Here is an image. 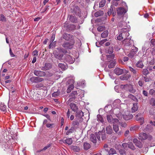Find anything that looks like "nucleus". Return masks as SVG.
<instances>
[{
  "mask_svg": "<svg viewBox=\"0 0 155 155\" xmlns=\"http://www.w3.org/2000/svg\"><path fill=\"white\" fill-rule=\"evenodd\" d=\"M61 52L64 53L67 52L66 50H64L62 48H58L57 50H55L54 52L55 58L59 60L62 59L63 55L61 53Z\"/></svg>",
  "mask_w": 155,
  "mask_h": 155,
  "instance_id": "f257e3e1",
  "label": "nucleus"
},
{
  "mask_svg": "<svg viewBox=\"0 0 155 155\" xmlns=\"http://www.w3.org/2000/svg\"><path fill=\"white\" fill-rule=\"evenodd\" d=\"M116 116L119 120L121 119L122 118V116H123V119L125 120H130L133 117V115L129 113L128 111L125 112V114H123L122 115L121 114H116Z\"/></svg>",
  "mask_w": 155,
  "mask_h": 155,
  "instance_id": "f03ea898",
  "label": "nucleus"
},
{
  "mask_svg": "<svg viewBox=\"0 0 155 155\" xmlns=\"http://www.w3.org/2000/svg\"><path fill=\"white\" fill-rule=\"evenodd\" d=\"M74 43V42L73 41H71L70 42H66L64 43L62 46L66 49H71L72 48Z\"/></svg>",
  "mask_w": 155,
  "mask_h": 155,
  "instance_id": "7ed1b4c3",
  "label": "nucleus"
},
{
  "mask_svg": "<svg viewBox=\"0 0 155 155\" xmlns=\"http://www.w3.org/2000/svg\"><path fill=\"white\" fill-rule=\"evenodd\" d=\"M107 119L108 122L113 124H117L119 121L117 119L113 118L112 116L110 115H107Z\"/></svg>",
  "mask_w": 155,
  "mask_h": 155,
  "instance_id": "20e7f679",
  "label": "nucleus"
},
{
  "mask_svg": "<svg viewBox=\"0 0 155 155\" xmlns=\"http://www.w3.org/2000/svg\"><path fill=\"white\" fill-rule=\"evenodd\" d=\"M123 38L124 39H126L129 35V34L127 28H124L121 29L120 31Z\"/></svg>",
  "mask_w": 155,
  "mask_h": 155,
  "instance_id": "39448f33",
  "label": "nucleus"
},
{
  "mask_svg": "<svg viewBox=\"0 0 155 155\" xmlns=\"http://www.w3.org/2000/svg\"><path fill=\"white\" fill-rule=\"evenodd\" d=\"M64 57L65 60L70 64L73 63L75 61L74 58H72L69 55L65 54Z\"/></svg>",
  "mask_w": 155,
  "mask_h": 155,
  "instance_id": "423d86ee",
  "label": "nucleus"
},
{
  "mask_svg": "<svg viewBox=\"0 0 155 155\" xmlns=\"http://www.w3.org/2000/svg\"><path fill=\"white\" fill-rule=\"evenodd\" d=\"M117 12L118 15L123 16L126 12V10L122 7H120L117 9Z\"/></svg>",
  "mask_w": 155,
  "mask_h": 155,
  "instance_id": "0eeeda50",
  "label": "nucleus"
},
{
  "mask_svg": "<svg viewBox=\"0 0 155 155\" xmlns=\"http://www.w3.org/2000/svg\"><path fill=\"white\" fill-rule=\"evenodd\" d=\"M70 82L71 83V84L69 86L67 89V93H69L73 89L74 87V86L73 85L74 83V80L72 79H71L70 80L68 81L67 82V83L69 84H70Z\"/></svg>",
  "mask_w": 155,
  "mask_h": 155,
  "instance_id": "6e6552de",
  "label": "nucleus"
},
{
  "mask_svg": "<svg viewBox=\"0 0 155 155\" xmlns=\"http://www.w3.org/2000/svg\"><path fill=\"white\" fill-rule=\"evenodd\" d=\"M34 73L35 76L38 77H43L45 75V73L44 72L40 71L35 70L34 71Z\"/></svg>",
  "mask_w": 155,
  "mask_h": 155,
  "instance_id": "1a4fd4ad",
  "label": "nucleus"
},
{
  "mask_svg": "<svg viewBox=\"0 0 155 155\" xmlns=\"http://www.w3.org/2000/svg\"><path fill=\"white\" fill-rule=\"evenodd\" d=\"M136 120L139 121L140 125H142L144 122V118L140 114H138L136 116Z\"/></svg>",
  "mask_w": 155,
  "mask_h": 155,
  "instance_id": "9d476101",
  "label": "nucleus"
},
{
  "mask_svg": "<svg viewBox=\"0 0 155 155\" xmlns=\"http://www.w3.org/2000/svg\"><path fill=\"white\" fill-rule=\"evenodd\" d=\"M133 142L135 145L139 148H142L143 147L142 143L137 139H134Z\"/></svg>",
  "mask_w": 155,
  "mask_h": 155,
  "instance_id": "9b49d317",
  "label": "nucleus"
},
{
  "mask_svg": "<svg viewBox=\"0 0 155 155\" xmlns=\"http://www.w3.org/2000/svg\"><path fill=\"white\" fill-rule=\"evenodd\" d=\"M114 72L116 75H119L122 74L123 72V69L117 68L114 70Z\"/></svg>",
  "mask_w": 155,
  "mask_h": 155,
  "instance_id": "f8f14e48",
  "label": "nucleus"
},
{
  "mask_svg": "<svg viewBox=\"0 0 155 155\" xmlns=\"http://www.w3.org/2000/svg\"><path fill=\"white\" fill-rule=\"evenodd\" d=\"M139 139L141 140L147 139V134L144 133H140L139 135Z\"/></svg>",
  "mask_w": 155,
  "mask_h": 155,
  "instance_id": "ddd939ff",
  "label": "nucleus"
},
{
  "mask_svg": "<svg viewBox=\"0 0 155 155\" xmlns=\"http://www.w3.org/2000/svg\"><path fill=\"white\" fill-rule=\"evenodd\" d=\"M116 124H114L113 126V130L116 133H117L118 135H120L121 134V132L119 131L118 132L119 130L118 126Z\"/></svg>",
  "mask_w": 155,
  "mask_h": 155,
  "instance_id": "4468645a",
  "label": "nucleus"
},
{
  "mask_svg": "<svg viewBox=\"0 0 155 155\" xmlns=\"http://www.w3.org/2000/svg\"><path fill=\"white\" fill-rule=\"evenodd\" d=\"M126 87H127L128 91L131 93H134L136 92V90L134 88L132 85L129 84L127 85Z\"/></svg>",
  "mask_w": 155,
  "mask_h": 155,
  "instance_id": "2eb2a0df",
  "label": "nucleus"
},
{
  "mask_svg": "<svg viewBox=\"0 0 155 155\" xmlns=\"http://www.w3.org/2000/svg\"><path fill=\"white\" fill-rule=\"evenodd\" d=\"M120 103V101L119 99H116L115 100L112 104L113 106L115 108H117L119 105Z\"/></svg>",
  "mask_w": 155,
  "mask_h": 155,
  "instance_id": "dca6fc26",
  "label": "nucleus"
},
{
  "mask_svg": "<svg viewBox=\"0 0 155 155\" xmlns=\"http://www.w3.org/2000/svg\"><path fill=\"white\" fill-rule=\"evenodd\" d=\"M131 41L130 39L126 38V39H124L123 41V43L125 45L127 46H130V43Z\"/></svg>",
  "mask_w": 155,
  "mask_h": 155,
  "instance_id": "f3484780",
  "label": "nucleus"
},
{
  "mask_svg": "<svg viewBox=\"0 0 155 155\" xmlns=\"http://www.w3.org/2000/svg\"><path fill=\"white\" fill-rule=\"evenodd\" d=\"M72 110L74 112L78 110V106L74 103H71L70 105Z\"/></svg>",
  "mask_w": 155,
  "mask_h": 155,
  "instance_id": "a211bd4d",
  "label": "nucleus"
},
{
  "mask_svg": "<svg viewBox=\"0 0 155 155\" xmlns=\"http://www.w3.org/2000/svg\"><path fill=\"white\" fill-rule=\"evenodd\" d=\"M90 139L91 142L93 143H95L97 142V140L95 136L93 134H91Z\"/></svg>",
  "mask_w": 155,
  "mask_h": 155,
  "instance_id": "6ab92c4d",
  "label": "nucleus"
},
{
  "mask_svg": "<svg viewBox=\"0 0 155 155\" xmlns=\"http://www.w3.org/2000/svg\"><path fill=\"white\" fill-rule=\"evenodd\" d=\"M106 133L107 134H111L113 132V130H112V127L110 125H109V126H107L106 127Z\"/></svg>",
  "mask_w": 155,
  "mask_h": 155,
  "instance_id": "aec40b11",
  "label": "nucleus"
},
{
  "mask_svg": "<svg viewBox=\"0 0 155 155\" xmlns=\"http://www.w3.org/2000/svg\"><path fill=\"white\" fill-rule=\"evenodd\" d=\"M59 67L62 70H65L67 68L68 66L66 64L59 63Z\"/></svg>",
  "mask_w": 155,
  "mask_h": 155,
  "instance_id": "412c9836",
  "label": "nucleus"
},
{
  "mask_svg": "<svg viewBox=\"0 0 155 155\" xmlns=\"http://www.w3.org/2000/svg\"><path fill=\"white\" fill-rule=\"evenodd\" d=\"M76 117L81 118L83 116L84 113L81 110L76 111Z\"/></svg>",
  "mask_w": 155,
  "mask_h": 155,
  "instance_id": "4be33fe9",
  "label": "nucleus"
},
{
  "mask_svg": "<svg viewBox=\"0 0 155 155\" xmlns=\"http://www.w3.org/2000/svg\"><path fill=\"white\" fill-rule=\"evenodd\" d=\"M104 14V12L102 10H99L95 13L94 15L96 17H98Z\"/></svg>",
  "mask_w": 155,
  "mask_h": 155,
  "instance_id": "5701e85b",
  "label": "nucleus"
},
{
  "mask_svg": "<svg viewBox=\"0 0 155 155\" xmlns=\"http://www.w3.org/2000/svg\"><path fill=\"white\" fill-rule=\"evenodd\" d=\"M84 149L85 150H87L91 148L90 144L87 142H85L84 143Z\"/></svg>",
  "mask_w": 155,
  "mask_h": 155,
  "instance_id": "b1692460",
  "label": "nucleus"
},
{
  "mask_svg": "<svg viewBox=\"0 0 155 155\" xmlns=\"http://www.w3.org/2000/svg\"><path fill=\"white\" fill-rule=\"evenodd\" d=\"M137 104V103L133 104V106L132 107V112H134L137 111L138 109Z\"/></svg>",
  "mask_w": 155,
  "mask_h": 155,
  "instance_id": "393cba45",
  "label": "nucleus"
},
{
  "mask_svg": "<svg viewBox=\"0 0 155 155\" xmlns=\"http://www.w3.org/2000/svg\"><path fill=\"white\" fill-rule=\"evenodd\" d=\"M136 66L137 67L140 68H142L144 66L143 62L141 61H139L136 64Z\"/></svg>",
  "mask_w": 155,
  "mask_h": 155,
  "instance_id": "a878e982",
  "label": "nucleus"
},
{
  "mask_svg": "<svg viewBox=\"0 0 155 155\" xmlns=\"http://www.w3.org/2000/svg\"><path fill=\"white\" fill-rule=\"evenodd\" d=\"M7 107L4 103H1L0 104V109L3 111H5L6 110Z\"/></svg>",
  "mask_w": 155,
  "mask_h": 155,
  "instance_id": "bb28decb",
  "label": "nucleus"
},
{
  "mask_svg": "<svg viewBox=\"0 0 155 155\" xmlns=\"http://www.w3.org/2000/svg\"><path fill=\"white\" fill-rule=\"evenodd\" d=\"M64 141L66 143L69 145H71L72 143V140L71 138H67Z\"/></svg>",
  "mask_w": 155,
  "mask_h": 155,
  "instance_id": "cd10ccee",
  "label": "nucleus"
},
{
  "mask_svg": "<svg viewBox=\"0 0 155 155\" xmlns=\"http://www.w3.org/2000/svg\"><path fill=\"white\" fill-rule=\"evenodd\" d=\"M139 128V126L137 125H134L130 127V131H134L138 130Z\"/></svg>",
  "mask_w": 155,
  "mask_h": 155,
  "instance_id": "c85d7f7f",
  "label": "nucleus"
},
{
  "mask_svg": "<svg viewBox=\"0 0 155 155\" xmlns=\"http://www.w3.org/2000/svg\"><path fill=\"white\" fill-rule=\"evenodd\" d=\"M108 34V31H105L101 34V37L102 38H105L107 36Z\"/></svg>",
  "mask_w": 155,
  "mask_h": 155,
  "instance_id": "c756f323",
  "label": "nucleus"
},
{
  "mask_svg": "<svg viewBox=\"0 0 155 155\" xmlns=\"http://www.w3.org/2000/svg\"><path fill=\"white\" fill-rule=\"evenodd\" d=\"M150 104L153 106H155V98H152L150 99L149 101Z\"/></svg>",
  "mask_w": 155,
  "mask_h": 155,
  "instance_id": "7c9ffc66",
  "label": "nucleus"
},
{
  "mask_svg": "<svg viewBox=\"0 0 155 155\" xmlns=\"http://www.w3.org/2000/svg\"><path fill=\"white\" fill-rule=\"evenodd\" d=\"M113 51V49L112 47H110L106 49V52L109 54H112Z\"/></svg>",
  "mask_w": 155,
  "mask_h": 155,
  "instance_id": "2f4dec72",
  "label": "nucleus"
},
{
  "mask_svg": "<svg viewBox=\"0 0 155 155\" xmlns=\"http://www.w3.org/2000/svg\"><path fill=\"white\" fill-rule=\"evenodd\" d=\"M115 63L116 62L114 61L110 62L108 65V67L110 68H113L115 66Z\"/></svg>",
  "mask_w": 155,
  "mask_h": 155,
  "instance_id": "473e14b6",
  "label": "nucleus"
},
{
  "mask_svg": "<svg viewBox=\"0 0 155 155\" xmlns=\"http://www.w3.org/2000/svg\"><path fill=\"white\" fill-rule=\"evenodd\" d=\"M70 20L73 23L76 22V19L75 17L73 15H71L70 16Z\"/></svg>",
  "mask_w": 155,
  "mask_h": 155,
  "instance_id": "72a5a7b5",
  "label": "nucleus"
},
{
  "mask_svg": "<svg viewBox=\"0 0 155 155\" xmlns=\"http://www.w3.org/2000/svg\"><path fill=\"white\" fill-rule=\"evenodd\" d=\"M97 117L98 121H100L102 123H103L104 122L102 117L101 115H97Z\"/></svg>",
  "mask_w": 155,
  "mask_h": 155,
  "instance_id": "f704fd0d",
  "label": "nucleus"
},
{
  "mask_svg": "<svg viewBox=\"0 0 155 155\" xmlns=\"http://www.w3.org/2000/svg\"><path fill=\"white\" fill-rule=\"evenodd\" d=\"M113 8H114V7L113 5H111L110 7L107 12V14L109 15H111L113 12H112L113 11Z\"/></svg>",
  "mask_w": 155,
  "mask_h": 155,
  "instance_id": "c9c22d12",
  "label": "nucleus"
},
{
  "mask_svg": "<svg viewBox=\"0 0 155 155\" xmlns=\"http://www.w3.org/2000/svg\"><path fill=\"white\" fill-rule=\"evenodd\" d=\"M128 147L130 148L132 150H134L135 149V147L132 142H128Z\"/></svg>",
  "mask_w": 155,
  "mask_h": 155,
  "instance_id": "e433bc0d",
  "label": "nucleus"
},
{
  "mask_svg": "<svg viewBox=\"0 0 155 155\" xmlns=\"http://www.w3.org/2000/svg\"><path fill=\"white\" fill-rule=\"evenodd\" d=\"M60 93V92L59 91H58L56 92H54L52 94V96L53 97H57L58 96Z\"/></svg>",
  "mask_w": 155,
  "mask_h": 155,
  "instance_id": "4c0bfd02",
  "label": "nucleus"
},
{
  "mask_svg": "<svg viewBox=\"0 0 155 155\" xmlns=\"http://www.w3.org/2000/svg\"><path fill=\"white\" fill-rule=\"evenodd\" d=\"M107 58L108 60H110L113 59L114 58V54H109L107 55Z\"/></svg>",
  "mask_w": 155,
  "mask_h": 155,
  "instance_id": "58836bf2",
  "label": "nucleus"
},
{
  "mask_svg": "<svg viewBox=\"0 0 155 155\" xmlns=\"http://www.w3.org/2000/svg\"><path fill=\"white\" fill-rule=\"evenodd\" d=\"M72 149L74 150V151L76 152H78L80 150V148L76 146H73L72 147Z\"/></svg>",
  "mask_w": 155,
  "mask_h": 155,
  "instance_id": "ea45409f",
  "label": "nucleus"
},
{
  "mask_svg": "<svg viewBox=\"0 0 155 155\" xmlns=\"http://www.w3.org/2000/svg\"><path fill=\"white\" fill-rule=\"evenodd\" d=\"M106 2L105 0H102L99 3L100 7H103L105 5Z\"/></svg>",
  "mask_w": 155,
  "mask_h": 155,
  "instance_id": "a19ab883",
  "label": "nucleus"
},
{
  "mask_svg": "<svg viewBox=\"0 0 155 155\" xmlns=\"http://www.w3.org/2000/svg\"><path fill=\"white\" fill-rule=\"evenodd\" d=\"M77 94V91H73L71 93V94L69 95V97H72L75 98V95Z\"/></svg>",
  "mask_w": 155,
  "mask_h": 155,
  "instance_id": "79ce46f5",
  "label": "nucleus"
},
{
  "mask_svg": "<svg viewBox=\"0 0 155 155\" xmlns=\"http://www.w3.org/2000/svg\"><path fill=\"white\" fill-rule=\"evenodd\" d=\"M130 77V75H127L123 77L121 76L120 78L122 80H127Z\"/></svg>",
  "mask_w": 155,
  "mask_h": 155,
  "instance_id": "37998d69",
  "label": "nucleus"
},
{
  "mask_svg": "<svg viewBox=\"0 0 155 155\" xmlns=\"http://www.w3.org/2000/svg\"><path fill=\"white\" fill-rule=\"evenodd\" d=\"M30 80L33 83H37V77H32L30 78Z\"/></svg>",
  "mask_w": 155,
  "mask_h": 155,
  "instance_id": "c03bdc74",
  "label": "nucleus"
},
{
  "mask_svg": "<svg viewBox=\"0 0 155 155\" xmlns=\"http://www.w3.org/2000/svg\"><path fill=\"white\" fill-rule=\"evenodd\" d=\"M116 151L113 148L110 149L109 151V153L110 154H113L116 153Z\"/></svg>",
  "mask_w": 155,
  "mask_h": 155,
  "instance_id": "a18cd8bd",
  "label": "nucleus"
},
{
  "mask_svg": "<svg viewBox=\"0 0 155 155\" xmlns=\"http://www.w3.org/2000/svg\"><path fill=\"white\" fill-rule=\"evenodd\" d=\"M51 146V144H49L47 145L46 146L44 147L43 148L40 150L38 152H40L41 151H42L43 150H45L48 148H49Z\"/></svg>",
  "mask_w": 155,
  "mask_h": 155,
  "instance_id": "49530a36",
  "label": "nucleus"
},
{
  "mask_svg": "<svg viewBox=\"0 0 155 155\" xmlns=\"http://www.w3.org/2000/svg\"><path fill=\"white\" fill-rule=\"evenodd\" d=\"M105 27L103 26H99L97 28V30L99 31H101L105 30Z\"/></svg>",
  "mask_w": 155,
  "mask_h": 155,
  "instance_id": "de8ad7c7",
  "label": "nucleus"
},
{
  "mask_svg": "<svg viewBox=\"0 0 155 155\" xmlns=\"http://www.w3.org/2000/svg\"><path fill=\"white\" fill-rule=\"evenodd\" d=\"M55 124L54 123L52 124H47L46 125V126L48 128H53L54 127Z\"/></svg>",
  "mask_w": 155,
  "mask_h": 155,
  "instance_id": "09e8293b",
  "label": "nucleus"
},
{
  "mask_svg": "<svg viewBox=\"0 0 155 155\" xmlns=\"http://www.w3.org/2000/svg\"><path fill=\"white\" fill-rule=\"evenodd\" d=\"M142 72L143 74L145 75H147L149 73L148 70L146 69H143V70Z\"/></svg>",
  "mask_w": 155,
  "mask_h": 155,
  "instance_id": "8fccbe9b",
  "label": "nucleus"
},
{
  "mask_svg": "<svg viewBox=\"0 0 155 155\" xmlns=\"http://www.w3.org/2000/svg\"><path fill=\"white\" fill-rule=\"evenodd\" d=\"M0 21H5L6 18L5 16L2 14L0 15Z\"/></svg>",
  "mask_w": 155,
  "mask_h": 155,
  "instance_id": "3c124183",
  "label": "nucleus"
},
{
  "mask_svg": "<svg viewBox=\"0 0 155 155\" xmlns=\"http://www.w3.org/2000/svg\"><path fill=\"white\" fill-rule=\"evenodd\" d=\"M119 152L120 153L121 155H125L126 152L125 151L122 149H121L119 150Z\"/></svg>",
  "mask_w": 155,
  "mask_h": 155,
  "instance_id": "603ef678",
  "label": "nucleus"
},
{
  "mask_svg": "<svg viewBox=\"0 0 155 155\" xmlns=\"http://www.w3.org/2000/svg\"><path fill=\"white\" fill-rule=\"evenodd\" d=\"M129 69L130 71L132 72L133 74H137V71L136 70L134 69L131 67H129Z\"/></svg>",
  "mask_w": 155,
  "mask_h": 155,
  "instance_id": "864d4df0",
  "label": "nucleus"
},
{
  "mask_svg": "<svg viewBox=\"0 0 155 155\" xmlns=\"http://www.w3.org/2000/svg\"><path fill=\"white\" fill-rule=\"evenodd\" d=\"M117 40H121L123 39L120 32L119 35L117 36Z\"/></svg>",
  "mask_w": 155,
  "mask_h": 155,
  "instance_id": "5fc2aeb1",
  "label": "nucleus"
},
{
  "mask_svg": "<svg viewBox=\"0 0 155 155\" xmlns=\"http://www.w3.org/2000/svg\"><path fill=\"white\" fill-rule=\"evenodd\" d=\"M73 131V128H71L66 133V134L67 135H68L70 133H72Z\"/></svg>",
  "mask_w": 155,
  "mask_h": 155,
  "instance_id": "6e6d98bb",
  "label": "nucleus"
},
{
  "mask_svg": "<svg viewBox=\"0 0 155 155\" xmlns=\"http://www.w3.org/2000/svg\"><path fill=\"white\" fill-rule=\"evenodd\" d=\"M152 45L153 46H155V39H152L150 41V45Z\"/></svg>",
  "mask_w": 155,
  "mask_h": 155,
  "instance_id": "4d7b16f0",
  "label": "nucleus"
},
{
  "mask_svg": "<svg viewBox=\"0 0 155 155\" xmlns=\"http://www.w3.org/2000/svg\"><path fill=\"white\" fill-rule=\"evenodd\" d=\"M43 81L44 79L43 78L37 77V83L42 82Z\"/></svg>",
  "mask_w": 155,
  "mask_h": 155,
  "instance_id": "13d9d810",
  "label": "nucleus"
},
{
  "mask_svg": "<svg viewBox=\"0 0 155 155\" xmlns=\"http://www.w3.org/2000/svg\"><path fill=\"white\" fill-rule=\"evenodd\" d=\"M128 146V143H123L122 144V146L123 147V148H124V149H126V148H127V147Z\"/></svg>",
  "mask_w": 155,
  "mask_h": 155,
  "instance_id": "bf43d9fd",
  "label": "nucleus"
},
{
  "mask_svg": "<svg viewBox=\"0 0 155 155\" xmlns=\"http://www.w3.org/2000/svg\"><path fill=\"white\" fill-rule=\"evenodd\" d=\"M38 54V51L36 50H34L32 53V55L34 56H37V55Z\"/></svg>",
  "mask_w": 155,
  "mask_h": 155,
  "instance_id": "052dcab7",
  "label": "nucleus"
},
{
  "mask_svg": "<svg viewBox=\"0 0 155 155\" xmlns=\"http://www.w3.org/2000/svg\"><path fill=\"white\" fill-rule=\"evenodd\" d=\"M47 65H48L47 64H45V66L44 67H42L41 68V70L43 71H46L48 70V69L46 67Z\"/></svg>",
  "mask_w": 155,
  "mask_h": 155,
  "instance_id": "680f3d73",
  "label": "nucleus"
},
{
  "mask_svg": "<svg viewBox=\"0 0 155 155\" xmlns=\"http://www.w3.org/2000/svg\"><path fill=\"white\" fill-rule=\"evenodd\" d=\"M155 113V110H150L149 111V114L150 115H153Z\"/></svg>",
  "mask_w": 155,
  "mask_h": 155,
  "instance_id": "e2e57ef3",
  "label": "nucleus"
},
{
  "mask_svg": "<svg viewBox=\"0 0 155 155\" xmlns=\"http://www.w3.org/2000/svg\"><path fill=\"white\" fill-rule=\"evenodd\" d=\"M152 137L151 135H147V139L148 140H152Z\"/></svg>",
  "mask_w": 155,
  "mask_h": 155,
  "instance_id": "0e129e2a",
  "label": "nucleus"
},
{
  "mask_svg": "<svg viewBox=\"0 0 155 155\" xmlns=\"http://www.w3.org/2000/svg\"><path fill=\"white\" fill-rule=\"evenodd\" d=\"M55 35L53 34L51 36V38L50 39V42L52 43L54 39Z\"/></svg>",
  "mask_w": 155,
  "mask_h": 155,
  "instance_id": "69168bd1",
  "label": "nucleus"
},
{
  "mask_svg": "<svg viewBox=\"0 0 155 155\" xmlns=\"http://www.w3.org/2000/svg\"><path fill=\"white\" fill-rule=\"evenodd\" d=\"M154 92L155 91L153 89H151L149 91V93L151 95H153Z\"/></svg>",
  "mask_w": 155,
  "mask_h": 155,
  "instance_id": "338daca9",
  "label": "nucleus"
},
{
  "mask_svg": "<svg viewBox=\"0 0 155 155\" xmlns=\"http://www.w3.org/2000/svg\"><path fill=\"white\" fill-rule=\"evenodd\" d=\"M143 94L146 96H148V92L147 91L145 90H143Z\"/></svg>",
  "mask_w": 155,
  "mask_h": 155,
  "instance_id": "774afa93",
  "label": "nucleus"
}]
</instances>
